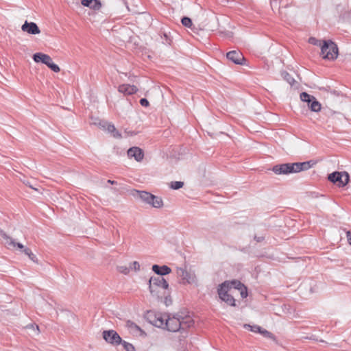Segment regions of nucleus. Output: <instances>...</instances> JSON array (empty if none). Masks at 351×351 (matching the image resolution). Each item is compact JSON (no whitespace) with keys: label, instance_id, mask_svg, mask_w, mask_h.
<instances>
[{"label":"nucleus","instance_id":"obj_1","mask_svg":"<svg viewBox=\"0 0 351 351\" xmlns=\"http://www.w3.org/2000/svg\"><path fill=\"white\" fill-rule=\"evenodd\" d=\"M193 324L194 321L189 315L178 313L172 317H168L165 319L164 328H166L170 332L185 331Z\"/></svg>","mask_w":351,"mask_h":351},{"label":"nucleus","instance_id":"obj_2","mask_svg":"<svg viewBox=\"0 0 351 351\" xmlns=\"http://www.w3.org/2000/svg\"><path fill=\"white\" fill-rule=\"evenodd\" d=\"M311 161L302 162L283 163L274 165L271 170L276 175H289L309 169L312 165Z\"/></svg>","mask_w":351,"mask_h":351},{"label":"nucleus","instance_id":"obj_3","mask_svg":"<svg viewBox=\"0 0 351 351\" xmlns=\"http://www.w3.org/2000/svg\"><path fill=\"white\" fill-rule=\"evenodd\" d=\"M321 54L324 59L334 60L337 58L339 49L337 44L331 40H323Z\"/></svg>","mask_w":351,"mask_h":351},{"label":"nucleus","instance_id":"obj_4","mask_svg":"<svg viewBox=\"0 0 351 351\" xmlns=\"http://www.w3.org/2000/svg\"><path fill=\"white\" fill-rule=\"evenodd\" d=\"M231 291L228 289V284L227 282L221 283L217 289V293L219 298L225 302L228 305L236 306V300L232 294L229 293Z\"/></svg>","mask_w":351,"mask_h":351},{"label":"nucleus","instance_id":"obj_5","mask_svg":"<svg viewBox=\"0 0 351 351\" xmlns=\"http://www.w3.org/2000/svg\"><path fill=\"white\" fill-rule=\"evenodd\" d=\"M328 179L330 182L337 185L339 187H343L348 183L350 176L348 173L346 171H334L328 175Z\"/></svg>","mask_w":351,"mask_h":351},{"label":"nucleus","instance_id":"obj_6","mask_svg":"<svg viewBox=\"0 0 351 351\" xmlns=\"http://www.w3.org/2000/svg\"><path fill=\"white\" fill-rule=\"evenodd\" d=\"M155 287H160L167 289L169 287V284L167 280L162 276H152L149 280V289L152 295H158V291Z\"/></svg>","mask_w":351,"mask_h":351},{"label":"nucleus","instance_id":"obj_7","mask_svg":"<svg viewBox=\"0 0 351 351\" xmlns=\"http://www.w3.org/2000/svg\"><path fill=\"white\" fill-rule=\"evenodd\" d=\"M145 318L152 325L164 328L165 319L160 313L153 311H147L145 315Z\"/></svg>","mask_w":351,"mask_h":351},{"label":"nucleus","instance_id":"obj_8","mask_svg":"<svg viewBox=\"0 0 351 351\" xmlns=\"http://www.w3.org/2000/svg\"><path fill=\"white\" fill-rule=\"evenodd\" d=\"M102 335L104 339L112 345H119L122 342L121 337L114 330H104Z\"/></svg>","mask_w":351,"mask_h":351},{"label":"nucleus","instance_id":"obj_9","mask_svg":"<svg viewBox=\"0 0 351 351\" xmlns=\"http://www.w3.org/2000/svg\"><path fill=\"white\" fill-rule=\"evenodd\" d=\"M226 58L228 60L239 65H244L245 59L240 51L233 50L226 53Z\"/></svg>","mask_w":351,"mask_h":351},{"label":"nucleus","instance_id":"obj_10","mask_svg":"<svg viewBox=\"0 0 351 351\" xmlns=\"http://www.w3.org/2000/svg\"><path fill=\"white\" fill-rule=\"evenodd\" d=\"M125 326L129 330L130 332L133 335H139L141 337L147 336V333L136 324L131 320H127Z\"/></svg>","mask_w":351,"mask_h":351},{"label":"nucleus","instance_id":"obj_11","mask_svg":"<svg viewBox=\"0 0 351 351\" xmlns=\"http://www.w3.org/2000/svg\"><path fill=\"white\" fill-rule=\"evenodd\" d=\"M21 29L29 34L33 35L38 34L40 32V30L36 23L28 22L27 21H25L22 25Z\"/></svg>","mask_w":351,"mask_h":351},{"label":"nucleus","instance_id":"obj_12","mask_svg":"<svg viewBox=\"0 0 351 351\" xmlns=\"http://www.w3.org/2000/svg\"><path fill=\"white\" fill-rule=\"evenodd\" d=\"M132 194L134 197L138 198L143 203L147 204H149V202L151 201V198H154L153 194L145 191L134 190Z\"/></svg>","mask_w":351,"mask_h":351},{"label":"nucleus","instance_id":"obj_13","mask_svg":"<svg viewBox=\"0 0 351 351\" xmlns=\"http://www.w3.org/2000/svg\"><path fill=\"white\" fill-rule=\"evenodd\" d=\"M128 156L129 158H134L137 162H141L143 159L144 152L138 147H132L128 150Z\"/></svg>","mask_w":351,"mask_h":351},{"label":"nucleus","instance_id":"obj_14","mask_svg":"<svg viewBox=\"0 0 351 351\" xmlns=\"http://www.w3.org/2000/svg\"><path fill=\"white\" fill-rule=\"evenodd\" d=\"M178 275L182 278V279L187 283H193L195 282V275L194 274L186 271L184 269L179 268L177 271Z\"/></svg>","mask_w":351,"mask_h":351},{"label":"nucleus","instance_id":"obj_15","mask_svg":"<svg viewBox=\"0 0 351 351\" xmlns=\"http://www.w3.org/2000/svg\"><path fill=\"white\" fill-rule=\"evenodd\" d=\"M152 271L158 275L159 276L167 275L171 273V269L167 265H152Z\"/></svg>","mask_w":351,"mask_h":351},{"label":"nucleus","instance_id":"obj_16","mask_svg":"<svg viewBox=\"0 0 351 351\" xmlns=\"http://www.w3.org/2000/svg\"><path fill=\"white\" fill-rule=\"evenodd\" d=\"M32 58L35 62H42L47 65L51 58L47 54L38 52L33 55Z\"/></svg>","mask_w":351,"mask_h":351},{"label":"nucleus","instance_id":"obj_17","mask_svg":"<svg viewBox=\"0 0 351 351\" xmlns=\"http://www.w3.org/2000/svg\"><path fill=\"white\" fill-rule=\"evenodd\" d=\"M118 90L125 95H132L136 93L138 88L134 85L121 84L119 86Z\"/></svg>","mask_w":351,"mask_h":351},{"label":"nucleus","instance_id":"obj_18","mask_svg":"<svg viewBox=\"0 0 351 351\" xmlns=\"http://www.w3.org/2000/svg\"><path fill=\"white\" fill-rule=\"evenodd\" d=\"M82 5L93 10H98L101 8V3L98 0H82Z\"/></svg>","mask_w":351,"mask_h":351},{"label":"nucleus","instance_id":"obj_19","mask_svg":"<svg viewBox=\"0 0 351 351\" xmlns=\"http://www.w3.org/2000/svg\"><path fill=\"white\" fill-rule=\"evenodd\" d=\"M101 126L106 129L108 132L111 133L112 136L115 138L121 137V134L117 130L114 125L113 124L108 123H104Z\"/></svg>","mask_w":351,"mask_h":351},{"label":"nucleus","instance_id":"obj_20","mask_svg":"<svg viewBox=\"0 0 351 351\" xmlns=\"http://www.w3.org/2000/svg\"><path fill=\"white\" fill-rule=\"evenodd\" d=\"M154 198H151L149 205L156 208H160L163 206V201L160 197L153 195Z\"/></svg>","mask_w":351,"mask_h":351},{"label":"nucleus","instance_id":"obj_21","mask_svg":"<svg viewBox=\"0 0 351 351\" xmlns=\"http://www.w3.org/2000/svg\"><path fill=\"white\" fill-rule=\"evenodd\" d=\"M224 282H227L228 284V289L230 291H232V289L239 291L245 286L241 282L237 280L225 281Z\"/></svg>","mask_w":351,"mask_h":351},{"label":"nucleus","instance_id":"obj_22","mask_svg":"<svg viewBox=\"0 0 351 351\" xmlns=\"http://www.w3.org/2000/svg\"><path fill=\"white\" fill-rule=\"evenodd\" d=\"M3 238L6 240V242L9 245H12L13 246H16L19 249L21 250V252H24V249L26 247H24V245L21 243H16L14 239H12L11 237L7 236L5 234H3Z\"/></svg>","mask_w":351,"mask_h":351},{"label":"nucleus","instance_id":"obj_23","mask_svg":"<svg viewBox=\"0 0 351 351\" xmlns=\"http://www.w3.org/2000/svg\"><path fill=\"white\" fill-rule=\"evenodd\" d=\"M311 111L313 112H319L321 110V104L317 100L315 97V99L311 102V104L308 106Z\"/></svg>","mask_w":351,"mask_h":351},{"label":"nucleus","instance_id":"obj_24","mask_svg":"<svg viewBox=\"0 0 351 351\" xmlns=\"http://www.w3.org/2000/svg\"><path fill=\"white\" fill-rule=\"evenodd\" d=\"M300 99L308 104V106L311 104V102L313 101V99H315V97L313 95H311L308 94L306 92H302L300 94Z\"/></svg>","mask_w":351,"mask_h":351},{"label":"nucleus","instance_id":"obj_25","mask_svg":"<svg viewBox=\"0 0 351 351\" xmlns=\"http://www.w3.org/2000/svg\"><path fill=\"white\" fill-rule=\"evenodd\" d=\"M300 99L308 104V106L311 104V102L313 101V99H315V97L313 95H311L308 94L306 92H302L300 94Z\"/></svg>","mask_w":351,"mask_h":351},{"label":"nucleus","instance_id":"obj_26","mask_svg":"<svg viewBox=\"0 0 351 351\" xmlns=\"http://www.w3.org/2000/svg\"><path fill=\"white\" fill-rule=\"evenodd\" d=\"M300 99L308 104V106L311 104V102L313 101V99H315V97L313 95H311L308 94L306 92H302L300 94Z\"/></svg>","mask_w":351,"mask_h":351},{"label":"nucleus","instance_id":"obj_27","mask_svg":"<svg viewBox=\"0 0 351 351\" xmlns=\"http://www.w3.org/2000/svg\"><path fill=\"white\" fill-rule=\"evenodd\" d=\"M23 252L25 254H26L29 257V258L31 261H32L33 262H34L36 263H38L36 256L32 252V250L29 248L26 247L25 249H24Z\"/></svg>","mask_w":351,"mask_h":351},{"label":"nucleus","instance_id":"obj_28","mask_svg":"<svg viewBox=\"0 0 351 351\" xmlns=\"http://www.w3.org/2000/svg\"><path fill=\"white\" fill-rule=\"evenodd\" d=\"M281 75L283 79L286 80L290 85L292 86L295 82V80L288 72L282 71Z\"/></svg>","mask_w":351,"mask_h":351},{"label":"nucleus","instance_id":"obj_29","mask_svg":"<svg viewBox=\"0 0 351 351\" xmlns=\"http://www.w3.org/2000/svg\"><path fill=\"white\" fill-rule=\"evenodd\" d=\"M243 327L245 328V329H248L252 332H260V331L262 330V328L258 325H254V326H251L250 324H245L243 325Z\"/></svg>","mask_w":351,"mask_h":351},{"label":"nucleus","instance_id":"obj_30","mask_svg":"<svg viewBox=\"0 0 351 351\" xmlns=\"http://www.w3.org/2000/svg\"><path fill=\"white\" fill-rule=\"evenodd\" d=\"M182 24L186 27L191 28L193 26V22L192 20L187 16H184L181 19Z\"/></svg>","mask_w":351,"mask_h":351},{"label":"nucleus","instance_id":"obj_31","mask_svg":"<svg viewBox=\"0 0 351 351\" xmlns=\"http://www.w3.org/2000/svg\"><path fill=\"white\" fill-rule=\"evenodd\" d=\"M47 66L55 73H58L60 71L59 66L53 63L51 58V60L49 61V63H47Z\"/></svg>","mask_w":351,"mask_h":351},{"label":"nucleus","instance_id":"obj_32","mask_svg":"<svg viewBox=\"0 0 351 351\" xmlns=\"http://www.w3.org/2000/svg\"><path fill=\"white\" fill-rule=\"evenodd\" d=\"M184 186V182L181 181H173L171 182V188L173 190L181 189Z\"/></svg>","mask_w":351,"mask_h":351},{"label":"nucleus","instance_id":"obj_33","mask_svg":"<svg viewBox=\"0 0 351 351\" xmlns=\"http://www.w3.org/2000/svg\"><path fill=\"white\" fill-rule=\"evenodd\" d=\"M121 344L123 345L124 349L126 351H135L134 346L130 343H128L124 340H122V342L121 343Z\"/></svg>","mask_w":351,"mask_h":351},{"label":"nucleus","instance_id":"obj_34","mask_svg":"<svg viewBox=\"0 0 351 351\" xmlns=\"http://www.w3.org/2000/svg\"><path fill=\"white\" fill-rule=\"evenodd\" d=\"M117 269L119 272L127 275L130 271V267L125 265H120L117 267Z\"/></svg>","mask_w":351,"mask_h":351},{"label":"nucleus","instance_id":"obj_35","mask_svg":"<svg viewBox=\"0 0 351 351\" xmlns=\"http://www.w3.org/2000/svg\"><path fill=\"white\" fill-rule=\"evenodd\" d=\"M308 43L311 45H315V46H321L322 47V43H323V41L321 40H318L315 37H310L308 38Z\"/></svg>","mask_w":351,"mask_h":351},{"label":"nucleus","instance_id":"obj_36","mask_svg":"<svg viewBox=\"0 0 351 351\" xmlns=\"http://www.w3.org/2000/svg\"><path fill=\"white\" fill-rule=\"evenodd\" d=\"M130 269L137 271L140 270V264L137 261H134L130 264Z\"/></svg>","mask_w":351,"mask_h":351},{"label":"nucleus","instance_id":"obj_37","mask_svg":"<svg viewBox=\"0 0 351 351\" xmlns=\"http://www.w3.org/2000/svg\"><path fill=\"white\" fill-rule=\"evenodd\" d=\"M161 38L162 39H164V40L162 41L163 43H165V45H171V39L167 33L165 32L163 34V36H162Z\"/></svg>","mask_w":351,"mask_h":351},{"label":"nucleus","instance_id":"obj_38","mask_svg":"<svg viewBox=\"0 0 351 351\" xmlns=\"http://www.w3.org/2000/svg\"><path fill=\"white\" fill-rule=\"evenodd\" d=\"M259 333L263 335L264 337H268V338H273V337H274V335L271 332H269L268 330H267L263 328Z\"/></svg>","mask_w":351,"mask_h":351},{"label":"nucleus","instance_id":"obj_39","mask_svg":"<svg viewBox=\"0 0 351 351\" xmlns=\"http://www.w3.org/2000/svg\"><path fill=\"white\" fill-rule=\"evenodd\" d=\"M239 291L242 298H245L247 296V289L245 286L241 288Z\"/></svg>","mask_w":351,"mask_h":351},{"label":"nucleus","instance_id":"obj_40","mask_svg":"<svg viewBox=\"0 0 351 351\" xmlns=\"http://www.w3.org/2000/svg\"><path fill=\"white\" fill-rule=\"evenodd\" d=\"M140 104L142 106L147 107V106H149V103L148 100L146 98H141L140 99Z\"/></svg>","mask_w":351,"mask_h":351},{"label":"nucleus","instance_id":"obj_41","mask_svg":"<svg viewBox=\"0 0 351 351\" xmlns=\"http://www.w3.org/2000/svg\"><path fill=\"white\" fill-rule=\"evenodd\" d=\"M171 303H172L171 299L170 298H169V297H165V305L166 306H169Z\"/></svg>","mask_w":351,"mask_h":351},{"label":"nucleus","instance_id":"obj_42","mask_svg":"<svg viewBox=\"0 0 351 351\" xmlns=\"http://www.w3.org/2000/svg\"><path fill=\"white\" fill-rule=\"evenodd\" d=\"M254 240L256 242L260 243V242L263 241L265 239V237H264L254 236Z\"/></svg>","mask_w":351,"mask_h":351},{"label":"nucleus","instance_id":"obj_43","mask_svg":"<svg viewBox=\"0 0 351 351\" xmlns=\"http://www.w3.org/2000/svg\"><path fill=\"white\" fill-rule=\"evenodd\" d=\"M346 237H347V239L348 241L349 244L351 245V232L350 231H348L346 232Z\"/></svg>","mask_w":351,"mask_h":351},{"label":"nucleus","instance_id":"obj_44","mask_svg":"<svg viewBox=\"0 0 351 351\" xmlns=\"http://www.w3.org/2000/svg\"><path fill=\"white\" fill-rule=\"evenodd\" d=\"M108 183L110 184H117V181H114V180H108L107 181Z\"/></svg>","mask_w":351,"mask_h":351},{"label":"nucleus","instance_id":"obj_45","mask_svg":"<svg viewBox=\"0 0 351 351\" xmlns=\"http://www.w3.org/2000/svg\"><path fill=\"white\" fill-rule=\"evenodd\" d=\"M348 18L349 21L351 23V10H350V11L348 12Z\"/></svg>","mask_w":351,"mask_h":351},{"label":"nucleus","instance_id":"obj_46","mask_svg":"<svg viewBox=\"0 0 351 351\" xmlns=\"http://www.w3.org/2000/svg\"><path fill=\"white\" fill-rule=\"evenodd\" d=\"M29 186L30 188H32V189H34V190L37 191V189H36V188H34V187H33L32 186H31V185H29Z\"/></svg>","mask_w":351,"mask_h":351},{"label":"nucleus","instance_id":"obj_47","mask_svg":"<svg viewBox=\"0 0 351 351\" xmlns=\"http://www.w3.org/2000/svg\"><path fill=\"white\" fill-rule=\"evenodd\" d=\"M36 329H37L38 330H39L38 326H36Z\"/></svg>","mask_w":351,"mask_h":351}]
</instances>
